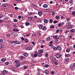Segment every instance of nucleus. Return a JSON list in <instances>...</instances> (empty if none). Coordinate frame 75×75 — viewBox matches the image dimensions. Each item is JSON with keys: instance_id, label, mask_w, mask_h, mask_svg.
<instances>
[{"instance_id": "nucleus-1", "label": "nucleus", "mask_w": 75, "mask_h": 75, "mask_svg": "<svg viewBox=\"0 0 75 75\" xmlns=\"http://www.w3.org/2000/svg\"><path fill=\"white\" fill-rule=\"evenodd\" d=\"M69 68L70 69H72V71H74V70H75V67H74V66L71 64L69 66Z\"/></svg>"}, {"instance_id": "nucleus-2", "label": "nucleus", "mask_w": 75, "mask_h": 75, "mask_svg": "<svg viewBox=\"0 0 75 75\" xmlns=\"http://www.w3.org/2000/svg\"><path fill=\"white\" fill-rule=\"evenodd\" d=\"M7 5L6 4H3L2 5V7L3 8H4V9H7Z\"/></svg>"}, {"instance_id": "nucleus-3", "label": "nucleus", "mask_w": 75, "mask_h": 75, "mask_svg": "<svg viewBox=\"0 0 75 75\" xmlns=\"http://www.w3.org/2000/svg\"><path fill=\"white\" fill-rule=\"evenodd\" d=\"M68 29H72L73 28V25H69L67 26Z\"/></svg>"}, {"instance_id": "nucleus-4", "label": "nucleus", "mask_w": 75, "mask_h": 75, "mask_svg": "<svg viewBox=\"0 0 75 75\" xmlns=\"http://www.w3.org/2000/svg\"><path fill=\"white\" fill-rule=\"evenodd\" d=\"M68 62H69V58H67L65 59L64 62L66 64H68Z\"/></svg>"}, {"instance_id": "nucleus-5", "label": "nucleus", "mask_w": 75, "mask_h": 75, "mask_svg": "<svg viewBox=\"0 0 75 75\" xmlns=\"http://www.w3.org/2000/svg\"><path fill=\"white\" fill-rule=\"evenodd\" d=\"M19 62H20V61H19V60H15V61H14V63L15 64H19Z\"/></svg>"}, {"instance_id": "nucleus-6", "label": "nucleus", "mask_w": 75, "mask_h": 75, "mask_svg": "<svg viewBox=\"0 0 75 75\" xmlns=\"http://www.w3.org/2000/svg\"><path fill=\"white\" fill-rule=\"evenodd\" d=\"M37 55L39 57H42V54L39 51L37 53Z\"/></svg>"}, {"instance_id": "nucleus-7", "label": "nucleus", "mask_w": 75, "mask_h": 75, "mask_svg": "<svg viewBox=\"0 0 75 75\" xmlns=\"http://www.w3.org/2000/svg\"><path fill=\"white\" fill-rule=\"evenodd\" d=\"M57 50H58L59 51H61L62 50V48H61V47L59 46H57Z\"/></svg>"}, {"instance_id": "nucleus-8", "label": "nucleus", "mask_w": 75, "mask_h": 75, "mask_svg": "<svg viewBox=\"0 0 75 75\" xmlns=\"http://www.w3.org/2000/svg\"><path fill=\"white\" fill-rule=\"evenodd\" d=\"M75 31V29H72L70 30V33H74Z\"/></svg>"}, {"instance_id": "nucleus-9", "label": "nucleus", "mask_w": 75, "mask_h": 75, "mask_svg": "<svg viewBox=\"0 0 75 75\" xmlns=\"http://www.w3.org/2000/svg\"><path fill=\"white\" fill-rule=\"evenodd\" d=\"M60 54H56V57L57 58L59 59V58H60Z\"/></svg>"}, {"instance_id": "nucleus-10", "label": "nucleus", "mask_w": 75, "mask_h": 75, "mask_svg": "<svg viewBox=\"0 0 75 75\" xmlns=\"http://www.w3.org/2000/svg\"><path fill=\"white\" fill-rule=\"evenodd\" d=\"M2 73L4 74H7L8 73V71H7V70H4L2 71Z\"/></svg>"}, {"instance_id": "nucleus-11", "label": "nucleus", "mask_w": 75, "mask_h": 75, "mask_svg": "<svg viewBox=\"0 0 75 75\" xmlns=\"http://www.w3.org/2000/svg\"><path fill=\"white\" fill-rule=\"evenodd\" d=\"M12 31H16V32H18L19 31V30L13 28V29Z\"/></svg>"}, {"instance_id": "nucleus-12", "label": "nucleus", "mask_w": 75, "mask_h": 75, "mask_svg": "<svg viewBox=\"0 0 75 75\" xmlns=\"http://www.w3.org/2000/svg\"><path fill=\"white\" fill-rule=\"evenodd\" d=\"M43 6L44 8H47V7H48V5L47 4H44L43 5Z\"/></svg>"}, {"instance_id": "nucleus-13", "label": "nucleus", "mask_w": 75, "mask_h": 75, "mask_svg": "<svg viewBox=\"0 0 75 75\" xmlns=\"http://www.w3.org/2000/svg\"><path fill=\"white\" fill-rule=\"evenodd\" d=\"M23 55L26 57H27L28 56V54L27 53H25L23 54Z\"/></svg>"}, {"instance_id": "nucleus-14", "label": "nucleus", "mask_w": 75, "mask_h": 75, "mask_svg": "<svg viewBox=\"0 0 75 75\" xmlns=\"http://www.w3.org/2000/svg\"><path fill=\"white\" fill-rule=\"evenodd\" d=\"M21 42L20 40H16V44H20Z\"/></svg>"}, {"instance_id": "nucleus-15", "label": "nucleus", "mask_w": 75, "mask_h": 75, "mask_svg": "<svg viewBox=\"0 0 75 75\" xmlns=\"http://www.w3.org/2000/svg\"><path fill=\"white\" fill-rule=\"evenodd\" d=\"M25 25L26 26H28L30 25V23L26 22L25 23Z\"/></svg>"}, {"instance_id": "nucleus-16", "label": "nucleus", "mask_w": 75, "mask_h": 75, "mask_svg": "<svg viewBox=\"0 0 75 75\" xmlns=\"http://www.w3.org/2000/svg\"><path fill=\"white\" fill-rule=\"evenodd\" d=\"M26 50H31V47H28L26 48Z\"/></svg>"}, {"instance_id": "nucleus-17", "label": "nucleus", "mask_w": 75, "mask_h": 75, "mask_svg": "<svg viewBox=\"0 0 75 75\" xmlns=\"http://www.w3.org/2000/svg\"><path fill=\"white\" fill-rule=\"evenodd\" d=\"M44 23H45L46 24H47V23H48V20L47 19H45L44 21Z\"/></svg>"}, {"instance_id": "nucleus-18", "label": "nucleus", "mask_w": 75, "mask_h": 75, "mask_svg": "<svg viewBox=\"0 0 75 75\" xmlns=\"http://www.w3.org/2000/svg\"><path fill=\"white\" fill-rule=\"evenodd\" d=\"M4 47V45L2 44H0V49L2 48H3Z\"/></svg>"}, {"instance_id": "nucleus-19", "label": "nucleus", "mask_w": 75, "mask_h": 75, "mask_svg": "<svg viewBox=\"0 0 75 75\" xmlns=\"http://www.w3.org/2000/svg\"><path fill=\"white\" fill-rule=\"evenodd\" d=\"M21 64H16L15 66L16 67H19L20 66Z\"/></svg>"}, {"instance_id": "nucleus-20", "label": "nucleus", "mask_w": 75, "mask_h": 75, "mask_svg": "<svg viewBox=\"0 0 75 75\" xmlns=\"http://www.w3.org/2000/svg\"><path fill=\"white\" fill-rule=\"evenodd\" d=\"M38 15H39V16H41L42 15V12H38Z\"/></svg>"}, {"instance_id": "nucleus-21", "label": "nucleus", "mask_w": 75, "mask_h": 75, "mask_svg": "<svg viewBox=\"0 0 75 75\" xmlns=\"http://www.w3.org/2000/svg\"><path fill=\"white\" fill-rule=\"evenodd\" d=\"M45 73L46 74H48L49 73V71L48 70H45L44 71Z\"/></svg>"}, {"instance_id": "nucleus-22", "label": "nucleus", "mask_w": 75, "mask_h": 75, "mask_svg": "<svg viewBox=\"0 0 75 75\" xmlns=\"http://www.w3.org/2000/svg\"><path fill=\"white\" fill-rule=\"evenodd\" d=\"M6 58H2L1 59V61H2L3 62H4V61H6Z\"/></svg>"}, {"instance_id": "nucleus-23", "label": "nucleus", "mask_w": 75, "mask_h": 75, "mask_svg": "<svg viewBox=\"0 0 75 75\" xmlns=\"http://www.w3.org/2000/svg\"><path fill=\"white\" fill-rule=\"evenodd\" d=\"M71 51V50L69 48H68L66 50V51L67 52H69Z\"/></svg>"}, {"instance_id": "nucleus-24", "label": "nucleus", "mask_w": 75, "mask_h": 75, "mask_svg": "<svg viewBox=\"0 0 75 75\" xmlns=\"http://www.w3.org/2000/svg\"><path fill=\"white\" fill-rule=\"evenodd\" d=\"M46 30H47L46 27L45 26L43 28L42 30H43V31H46Z\"/></svg>"}, {"instance_id": "nucleus-25", "label": "nucleus", "mask_w": 75, "mask_h": 75, "mask_svg": "<svg viewBox=\"0 0 75 75\" xmlns=\"http://www.w3.org/2000/svg\"><path fill=\"white\" fill-rule=\"evenodd\" d=\"M25 41L26 43H27V42H28V40L27 39L25 38Z\"/></svg>"}, {"instance_id": "nucleus-26", "label": "nucleus", "mask_w": 75, "mask_h": 75, "mask_svg": "<svg viewBox=\"0 0 75 75\" xmlns=\"http://www.w3.org/2000/svg\"><path fill=\"white\" fill-rule=\"evenodd\" d=\"M53 49L54 51H57V47H54Z\"/></svg>"}, {"instance_id": "nucleus-27", "label": "nucleus", "mask_w": 75, "mask_h": 75, "mask_svg": "<svg viewBox=\"0 0 75 75\" xmlns=\"http://www.w3.org/2000/svg\"><path fill=\"white\" fill-rule=\"evenodd\" d=\"M39 28L40 29H41V28H42V25H40L39 26Z\"/></svg>"}, {"instance_id": "nucleus-28", "label": "nucleus", "mask_w": 75, "mask_h": 75, "mask_svg": "<svg viewBox=\"0 0 75 75\" xmlns=\"http://www.w3.org/2000/svg\"><path fill=\"white\" fill-rule=\"evenodd\" d=\"M56 61H57V59H56V58H54L52 60V62H55V61L56 62Z\"/></svg>"}, {"instance_id": "nucleus-29", "label": "nucleus", "mask_w": 75, "mask_h": 75, "mask_svg": "<svg viewBox=\"0 0 75 75\" xmlns=\"http://www.w3.org/2000/svg\"><path fill=\"white\" fill-rule=\"evenodd\" d=\"M13 21L14 22H15V23L18 22V20H17L16 19H13Z\"/></svg>"}, {"instance_id": "nucleus-30", "label": "nucleus", "mask_w": 75, "mask_h": 75, "mask_svg": "<svg viewBox=\"0 0 75 75\" xmlns=\"http://www.w3.org/2000/svg\"><path fill=\"white\" fill-rule=\"evenodd\" d=\"M58 26L59 27H62V24L61 23H59L58 24Z\"/></svg>"}, {"instance_id": "nucleus-31", "label": "nucleus", "mask_w": 75, "mask_h": 75, "mask_svg": "<svg viewBox=\"0 0 75 75\" xmlns=\"http://www.w3.org/2000/svg\"><path fill=\"white\" fill-rule=\"evenodd\" d=\"M50 39H51V38H50V37H48L47 39V41H49L50 40Z\"/></svg>"}, {"instance_id": "nucleus-32", "label": "nucleus", "mask_w": 75, "mask_h": 75, "mask_svg": "<svg viewBox=\"0 0 75 75\" xmlns=\"http://www.w3.org/2000/svg\"><path fill=\"white\" fill-rule=\"evenodd\" d=\"M55 18H56V19H58V20L60 18L59 16H55Z\"/></svg>"}, {"instance_id": "nucleus-33", "label": "nucleus", "mask_w": 75, "mask_h": 75, "mask_svg": "<svg viewBox=\"0 0 75 75\" xmlns=\"http://www.w3.org/2000/svg\"><path fill=\"white\" fill-rule=\"evenodd\" d=\"M50 27V28H54V27H55L54 25H51Z\"/></svg>"}, {"instance_id": "nucleus-34", "label": "nucleus", "mask_w": 75, "mask_h": 75, "mask_svg": "<svg viewBox=\"0 0 75 75\" xmlns=\"http://www.w3.org/2000/svg\"><path fill=\"white\" fill-rule=\"evenodd\" d=\"M70 56V54H65V56L66 57H69Z\"/></svg>"}, {"instance_id": "nucleus-35", "label": "nucleus", "mask_w": 75, "mask_h": 75, "mask_svg": "<svg viewBox=\"0 0 75 75\" xmlns=\"http://www.w3.org/2000/svg\"><path fill=\"white\" fill-rule=\"evenodd\" d=\"M5 64L6 65H8L9 64V62H6L5 63Z\"/></svg>"}, {"instance_id": "nucleus-36", "label": "nucleus", "mask_w": 75, "mask_h": 75, "mask_svg": "<svg viewBox=\"0 0 75 75\" xmlns=\"http://www.w3.org/2000/svg\"><path fill=\"white\" fill-rule=\"evenodd\" d=\"M72 15H73V16H75V11H74L72 12Z\"/></svg>"}, {"instance_id": "nucleus-37", "label": "nucleus", "mask_w": 75, "mask_h": 75, "mask_svg": "<svg viewBox=\"0 0 75 75\" xmlns=\"http://www.w3.org/2000/svg\"><path fill=\"white\" fill-rule=\"evenodd\" d=\"M53 38L54 39H55L56 38H57V36H53Z\"/></svg>"}, {"instance_id": "nucleus-38", "label": "nucleus", "mask_w": 75, "mask_h": 75, "mask_svg": "<svg viewBox=\"0 0 75 75\" xmlns=\"http://www.w3.org/2000/svg\"><path fill=\"white\" fill-rule=\"evenodd\" d=\"M49 21L50 23H52V22H53V20L52 19H50L49 20Z\"/></svg>"}, {"instance_id": "nucleus-39", "label": "nucleus", "mask_w": 75, "mask_h": 75, "mask_svg": "<svg viewBox=\"0 0 75 75\" xmlns=\"http://www.w3.org/2000/svg\"><path fill=\"white\" fill-rule=\"evenodd\" d=\"M45 68H48V67H49V65L48 64H46L45 65Z\"/></svg>"}, {"instance_id": "nucleus-40", "label": "nucleus", "mask_w": 75, "mask_h": 75, "mask_svg": "<svg viewBox=\"0 0 75 75\" xmlns=\"http://www.w3.org/2000/svg\"><path fill=\"white\" fill-rule=\"evenodd\" d=\"M55 43H56V44H58V43L59 42V41L58 40H56L55 41Z\"/></svg>"}, {"instance_id": "nucleus-41", "label": "nucleus", "mask_w": 75, "mask_h": 75, "mask_svg": "<svg viewBox=\"0 0 75 75\" xmlns=\"http://www.w3.org/2000/svg\"><path fill=\"white\" fill-rule=\"evenodd\" d=\"M13 27H14V28H16L17 27V25H13Z\"/></svg>"}, {"instance_id": "nucleus-42", "label": "nucleus", "mask_w": 75, "mask_h": 75, "mask_svg": "<svg viewBox=\"0 0 75 75\" xmlns=\"http://www.w3.org/2000/svg\"><path fill=\"white\" fill-rule=\"evenodd\" d=\"M54 64L55 65H58V62L57 61L54 62Z\"/></svg>"}, {"instance_id": "nucleus-43", "label": "nucleus", "mask_w": 75, "mask_h": 75, "mask_svg": "<svg viewBox=\"0 0 75 75\" xmlns=\"http://www.w3.org/2000/svg\"><path fill=\"white\" fill-rule=\"evenodd\" d=\"M46 10L47 11V12H50V9H46Z\"/></svg>"}, {"instance_id": "nucleus-44", "label": "nucleus", "mask_w": 75, "mask_h": 75, "mask_svg": "<svg viewBox=\"0 0 75 75\" xmlns=\"http://www.w3.org/2000/svg\"><path fill=\"white\" fill-rule=\"evenodd\" d=\"M27 67L26 66H24L23 67V68L25 69H27Z\"/></svg>"}, {"instance_id": "nucleus-45", "label": "nucleus", "mask_w": 75, "mask_h": 75, "mask_svg": "<svg viewBox=\"0 0 75 75\" xmlns=\"http://www.w3.org/2000/svg\"><path fill=\"white\" fill-rule=\"evenodd\" d=\"M38 55L37 54H34V55H33L34 57H37Z\"/></svg>"}, {"instance_id": "nucleus-46", "label": "nucleus", "mask_w": 75, "mask_h": 75, "mask_svg": "<svg viewBox=\"0 0 75 75\" xmlns=\"http://www.w3.org/2000/svg\"><path fill=\"white\" fill-rule=\"evenodd\" d=\"M72 35L71 34H70L69 35V38H72Z\"/></svg>"}, {"instance_id": "nucleus-47", "label": "nucleus", "mask_w": 75, "mask_h": 75, "mask_svg": "<svg viewBox=\"0 0 75 75\" xmlns=\"http://www.w3.org/2000/svg\"><path fill=\"white\" fill-rule=\"evenodd\" d=\"M7 20H8V18H5L4 19V21H7Z\"/></svg>"}, {"instance_id": "nucleus-48", "label": "nucleus", "mask_w": 75, "mask_h": 75, "mask_svg": "<svg viewBox=\"0 0 75 75\" xmlns=\"http://www.w3.org/2000/svg\"><path fill=\"white\" fill-rule=\"evenodd\" d=\"M6 36L7 37H9L11 36V35H10V34H8L6 35Z\"/></svg>"}, {"instance_id": "nucleus-49", "label": "nucleus", "mask_w": 75, "mask_h": 75, "mask_svg": "<svg viewBox=\"0 0 75 75\" xmlns=\"http://www.w3.org/2000/svg\"><path fill=\"white\" fill-rule=\"evenodd\" d=\"M2 42H3V39H0V44L2 43Z\"/></svg>"}, {"instance_id": "nucleus-50", "label": "nucleus", "mask_w": 75, "mask_h": 75, "mask_svg": "<svg viewBox=\"0 0 75 75\" xmlns=\"http://www.w3.org/2000/svg\"><path fill=\"white\" fill-rule=\"evenodd\" d=\"M38 34L39 36L41 35V32H38Z\"/></svg>"}, {"instance_id": "nucleus-51", "label": "nucleus", "mask_w": 75, "mask_h": 75, "mask_svg": "<svg viewBox=\"0 0 75 75\" xmlns=\"http://www.w3.org/2000/svg\"><path fill=\"white\" fill-rule=\"evenodd\" d=\"M12 42H13V43H15V44H17V40L15 41H13Z\"/></svg>"}, {"instance_id": "nucleus-52", "label": "nucleus", "mask_w": 75, "mask_h": 75, "mask_svg": "<svg viewBox=\"0 0 75 75\" xmlns=\"http://www.w3.org/2000/svg\"><path fill=\"white\" fill-rule=\"evenodd\" d=\"M69 2L70 3H73V1H72V0H70L69 1Z\"/></svg>"}, {"instance_id": "nucleus-53", "label": "nucleus", "mask_w": 75, "mask_h": 75, "mask_svg": "<svg viewBox=\"0 0 75 75\" xmlns=\"http://www.w3.org/2000/svg\"><path fill=\"white\" fill-rule=\"evenodd\" d=\"M48 54L47 53H46L45 54V57H48Z\"/></svg>"}, {"instance_id": "nucleus-54", "label": "nucleus", "mask_w": 75, "mask_h": 75, "mask_svg": "<svg viewBox=\"0 0 75 75\" xmlns=\"http://www.w3.org/2000/svg\"><path fill=\"white\" fill-rule=\"evenodd\" d=\"M39 52L41 53H42L43 52V50H40Z\"/></svg>"}, {"instance_id": "nucleus-55", "label": "nucleus", "mask_w": 75, "mask_h": 75, "mask_svg": "<svg viewBox=\"0 0 75 75\" xmlns=\"http://www.w3.org/2000/svg\"><path fill=\"white\" fill-rule=\"evenodd\" d=\"M21 39L22 40V41H24V40H25V38H24L23 37L21 38Z\"/></svg>"}, {"instance_id": "nucleus-56", "label": "nucleus", "mask_w": 75, "mask_h": 75, "mask_svg": "<svg viewBox=\"0 0 75 75\" xmlns=\"http://www.w3.org/2000/svg\"><path fill=\"white\" fill-rule=\"evenodd\" d=\"M58 22V21H53V23L54 24H56V23H57Z\"/></svg>"}, {"instance_id": "nucleus-57", "label": "nucleus", "mask_w": 75, "mask_h": 75, "mask_svg": "<svg viewBox=\"0 0 75 75\" xmlns=\"http://www.w3.org/2000/svg\"><path fill=\"white\" fill-rule=\"evenodd\" d=\"M15 9L16 10H17L19 9V8H18V7H15Z\"/></svg>"}, {"instance_id": "nucleus-58", "label": "nucleus", "mask_w": 75, "mask_h": 75, "mask_svg": "<svg viewBox=\"0 0 75 75\" xmlns=\"http://www.w3.org/2000/svg\"><path fill=\"white\" fill-rule=\"evenodd\" d=\"M54 73H55V72H54V71H52L51 72V74L52 75H54Z\"/></svg>"}, {"instance_id": "nucleus-59", "label": "nucleus", "mask_w": 75, "mask_h": 75, "mask_svg": "<svg viewBox=\"0 0 75 75\" xmlns=\"http://www.w3.org/2000/svg\"><path fill=\"white\" fill-rule=\"evenodd\" d=\"M67 21H69V20H70V19L69 18H67Z\"/></svg>"}, {"instance_id": "nucleus-60", "label": "nucleus", "mask_w": 75, "mask_h": 75, "mask_svg": "<svg viewBox=\"0 0 75 75\" xmlns=\"http://www.w3.org/2000/svg\"><path fill=\"white\" fill-rule=\"evenodd\" d=\"M32 14H33V13L31 12H30L29 13V16H31Z\"/></svg>"}, {"instance_id": "nucleus-61", "label": "nucleus", "mask_w": 75, "mask_h": 75, "mask_svg": "<svg viewBox=\"0 0 75 75\" xmlns=\"http://www.w3.org/2000/svg\"><path fill=\"white\" fill-rule=\"evenodd\" d=\"M14 35H15V37H17L18 36V34L17 33H15L14 34Z\"/></svg>"}, {"instance_id": "nucleus-62", "label": "nucleus", "mask_w": 75, "mask_h": 75, "mask_svg": "<svg viewBox=\"0 0 75 75\" xmlns=\"http://www.w3.org/2000/svg\"><path fill=\"white\" fill-rule=\"evenodd\" d=\"M21 59H24V57H23V56H21Z\"/></svg>"}, {"instance_id": "nucleus-63", "label": "nucleus", "mask_w": 75, "mask_h": 75, "mask_svg": "<svg viewBox=\"0 0 75 75\" xmlns=\"http://www.w3.org/2000/svg\"><path fill=\"white\" fill-rule=\"evenodd\" d=\"M55 13L54 12H52V16H54V15H55Z\"/></svg>"}, {"instance_id": "nucleus-64", "label": "nucleus", "mask_w": 75, "mask_h": 75, "mask_svg": "<svg viewBox=\"0 0 75 75\" xmlns=\"http://www.w3.org/2000/svg\"><path fill=\"white\" fill-rule=\"evenodd\" d=\"M34 54H31V57H34Z\"/></svg>"}]
</instances>
